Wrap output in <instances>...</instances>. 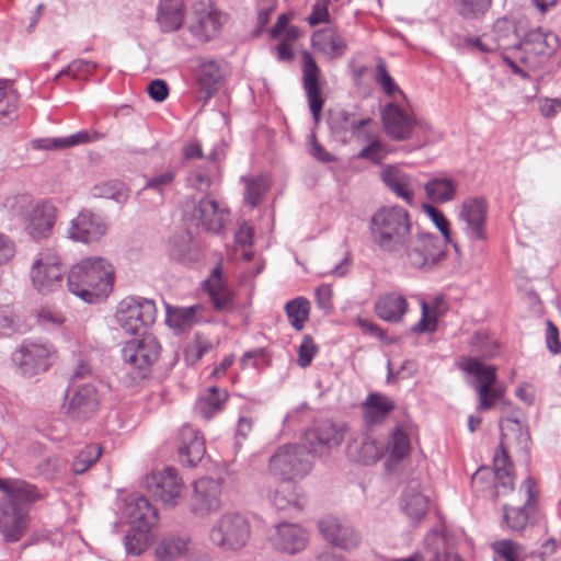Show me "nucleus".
Segmentation results:
<instances>
[{
    "label": "nucleus",
    "mask_w": 561,
    "mask_h": 561,
    "mask_svg": "<svg viewBox=\"0 0 561 561\" xmlns=\"http://www.w3.org/2000/svg\"><path fill=\"white\" fill-rule=\"evenodd\" d=\"M107 231L104 218L89 210L80 211L69 224L67 237L85 244L98 242Z\"/></svg>",
    "instance_id": "nucleus-20"
},
{
    "label": "nucleus",
    "mask_w": 561,
    "mask_h": 561,
    "mask_svg": "<svg viewBox=\"0 0 561 561\" xmlns=\"http://www.w3.org/2000/svg\"><path fill=\"white\" fill-rule=\"evenodd\" d=\"M145 486L153 497L160 500L165 506L174 507L181 499L184 483L176 469L165 468L147 476Z\"/></svg>",
    "instance_id": "nucleus-14"
},
{
    "label": "nucleus",
    "mask_w": 561,
    "mask_h": 561,
    "mask_svg": "<svg viewBox=\"0 0 561 561\" xmlns=\"http://www.w3.org/2000/svg\"><path fill=\"white\" fill-rule=\"evenodd\" d=\"M558 47L559 38L556 34L537 30L527 34L519 44L520 56L518 58L528 70H531L538 67L539 57L552 55Z\"/></svg>",
    "instance_id": "nucleus-16"
},
{
    "label": "nucleus",
    "mask_w": 561,
    "mask_h": 561,
    "mask_svg": "<svg viewBox=\"0 0 561 561\" xmlns=\"http://www.w3.org/2000/svg\"><path fill=\"white\" fill-rule=\"evenodd\" d=\"M211 348V344L196 337L195 341L187 344L184 350V359L188 365L196 364Z\"/></svg>",
    "instance_id": "nucleus-60"
},
{
    "label": "nucleus",
    "mask_w": 561,
    "mask_h": 561,
    "mask_svg": "<svg viewBox=\"0 0 561 561\" xmlns=\"http://www.w3.org/2000/svg\"><path fill=\"white\" fill-rule=\"evenodd\" d=\"M430 500L423 494L421 485L411 481L404 488L400 499V508L411 524L417 525L428 512Z\"/></svg>",
    "instance_id": "nucleus-28"
},
{
    "label": "nucleus",
    "mask_w": 561,
    "mask_h": 561,
    "mask_svg": "<svg viewBox=\"0 0 561 561\" xmlns=\"http://www.w3.org/2000/svg\"><path fill=\"white\" fill-rule=\"evenodd\" d=\"M125 502V514L130 525L152 528L158 523V511L145 496L130 494Z\"/></svg>",
    "instance_id": "nucleus-30"
},
{
    "label": "nucleus",
    "mask_w": 561,
    "mask_h": 561,
    "mask_svg": "<svg viewBox=\"0 0 561 561\" xmlns=\"http://www.w3.org/2000/svg\"><path fill=\"white\" fill-rule=\"evenodd\" d=\"M195 24L194 34L202 41H209L226 22V15L209 1H199L194 4Z\"/></svg>",
    "instance_id": "nucleus-22"
},
{
    "label": "nucleus",
    "mask_w": 561,
    "mask_h": 561,
    "mask_svg": "<svg viewBox=\"0 0 561 561\" xmlns=\"http://www.w3.org/2000/svg\"><path fill=\"white\" fill-rule=\"evenodd\" d=\"M188 547V537L169 535L158 543L156 557L159 561H174L175 559L186 556Z\"/></svg>",
    "instance_id": "nucleus-44"
},
{
    "label": "nucleus",
    "mask_w": 561,
    "mask_h": 561,
    "mask_svg": "<svg viewBox=\"0 0 561 561\" xmlns=\"http://www.w3.org/2000/svg\"><path fill=\"white\" fill-rule=\"evenodd\" d=\"M387 450L392 460L400 461L407 458L411 451L409 434L401 427L394 428L389 436Z\"/></svg>",
    "instance_id": "nucleus-50"
},
{
    "label": "nucleus",
    "mask_w": 561,
    "mask_h": 561,
    "mask_svg": "<svg viewBox=\"0 0 561 561\" xmlns=\"http://www.w3.org/2000/svg\"><path fill=\"white\" fill-rule=\"evenodd\" d=\"M55 347L39 340H23L12 353V362L24 377H33L49 369Z\"/></svg>",
    "instance_id": "nucleus-6"
},
{
    "label": "nucleus",
    "mask_w": 561,
    "mask_h": 561,
    "mask_svg": "<svg viewBox=\"0 0 561 561\" xmlns=\"http://www.w3.org/2000/svg\"><path fill=\"white\" fill-rule=\"evenodd\" d=\"M456 187V183L450 179H432L425 184L424 190L432 202L446 203L455 197Z\"/></svg>",
    "instance_id": "nucleus-48"
},
{
    "label": "nucleus",
    "mask_w": 561,
    "mask_h": 561,
    "mask_svg": "<svg viewBox=\"0 0 561 561\" xmlns=\"http://www.w3.org/2000/svg\"><path fill=\"white\" fill-rule=\"evenodd\" d=\"M311 43L316 50L331 59L343 56L347 48L345 39L334 27L316 31L312 34Z\"/></svg>",
    "instance_id": "nucleus-34"
},
{
    "label": "nucleus",
    "mask_w": 561,
    "mask_h": 561,
    "mask_svg": "<svg viewBox=\"0 0 561 561\" xmlns=\"http://www.w3.org/2000/svg\"><path fill=\"white\" fill-rule=\"evenodd\" d=\"M285 312L294 329H304L310 313V302L305 297H297L285 305Z\"/></svg>",
    "instance_id": "nucleus-49"
},
{
    "label": "nucleus",
    "mask_w": 561,
    "mask_h": 561,
    "mask_svg": "<svg viewBox=\"0 0 561 561\" xmlns=\"http://www.w3.org/2000/svg\"><path fill=\"white\" fill-rule=\"evenodd\" d=\"M412 222L407 209L400 206H381L369 220L371 242L390 256L403 253L411 238Z\"/></svg>",
    "instance_id": "nucleus-2"
},
{
    "label": "nucleus",
    "mask_w": 561,
    "mask_h": 561,
    "mask_svg": "<svg viewBox=\"0 0 561 561\" xmlns=\"http://www.w3.org/2000/svg\"><path fill=\"white\" fill-rule=\"evenodd\" d=\"M116 318L126 333L139 334L156 322V302L142 297H127L118 305Z\"/></svg>",
    "instance_id": "nucleus-9"
},
{
    "label": "nucleus",
    "mask_w": 561,
    "mask_h": 561,
    "mask_svg": "<svg viewBox=\"0 0 561 561\" xmlns=\"http://www.w3.org/2000/svg\"><path fill=\"white\" fill-rule=\"evenodd\" d=\"M113 282V266L100 256L83 259L70 268L67 278L69 291L87 302L107 295Z\"/></svg>",
    "instance_id": "nucleus-3"
},
{
    "label": "nucleus",
    "mask_w": 561,
    "mask_h": 561,
    "mask_svg": "<svg viewBox=\"0 0 561 561\" xmlns=\"http://www.w3.org/2000/svg\"><path fill=\"white\" fill-rule=\"evenodd\" d=\"M520 492L525 494V503L523 506L513 507L504 506V518L512 530H522L526 527L530 512L535 510V500L538 495L536 482L528 477L520 486Z\"/></svg>",
    "instance_id": "nucleus-27"
},
{
    "label": "nucleus",
    "mask_w": 561,
    "mask_h": 561,
    "mask_svg": "<svg viewBox=\"0 0 561 561\" xmlns=\"http://www.w3.org/2000/svg\"><path fill=\"white\" fill-rule=\"evenodd\" d=\"M37 319L39 324L46 329L59 327L65 322L62 312L51 307H43L37 312Z\"/></svg>",
    "instance_id": "nucleus-63"
},
{
    "label": "nucleus",
    "mask_w": 561,
    "mask_h": 561,
    "mask_svg": "<svg viewBox=\"0 0 561 561\" xmlns=\"http://www.w3.org/2000/svg\"><path fill=\"white\" fill-rule=\"evenodd\" d=\"M62 275L60 257L53 249L39 252L30 272L32 285L41 294H50L59 289Z\"/></svg>",
    "instance_id": "nucleus-12"
},
{
    "label": "nucleus",
    "mask_w": 561,
    "mask_h": 561,
    "mask_svg": "<svg viewBox=\"0 0 561 561\" xmlns=\"http://www.w3.org/2000/svg\"><path fill=\"white\" fill-rule=\"evenodd\" d=\"M345 434L346 426L344 424L323 420L306 431L305 442L309 447L310 454L321 457L340 446L344 440Z\"/></svg>",
    "instance_id": "nucleus-15"
},
{
    "label": "nucleus",
    "mask_w": 561,
    "mask_h": 561,
    "mask_svg": "<svg viewBox=\"0 0 561 561\" xmlns=\"http://www.w3.org/2000/svg\"><path fill=\"white\" fill-rule=\"evenodd\" d=\"M222 484L213 478H202L193 483L188 510L196 517H207L221 507Z\"/></svg>",
    "instance_id": "nucleus-13"
},
{
    "label": "nucleus",
    "mask_w": 561,
    "mask_h": 561,
    "mask_svg": "<svg viewBox=\"0 0 561 561\" xmlns=\"http://www.w3.org/2000/svg\"><path fill=\"white\" fill-rule=\"evenodd\" d=\"M56 213V207L48 201L33 205L24 216L27 233L37 240L47 238L53 232Z\"/></svg>",
    "instance_id": "nucleus-21"
},
{
    "label": "nucleus",
    "mask_w": 561,
    "mask_h": 561,
    "mask_svg": "<svg viewBox=\"0 0 561 561\" xmlns=\"http://www.w3.org/2000/svg\"><path fill=\"white\" fill-rule=\"evenodd\" d=\"M317 352L318 347L314 344L313 339L310 335H305L298 348V365L302 368L308 367Z\"/></svg>",
    "instance_id": "nucleus-61"
},
{
    "label": "nucleus",
    "mask_w": 561,
    "mask_h": 561,
    "mask_svg": "<svg viewBox=\"0 0 561 561\" xmlns=\"http://www.w3.org/2000/svg\"><path fill=\"white\" fill-rule=\"evenodd\" d=\"M150 530L151 528L131 525L124 538L126 552L134 556L145 552L151 542Z\"/></svg>",
    "instance_id": "nucleus-47"
},
{
    "label": "nucleus",
    "mask_w": 561,
    "mask_h": 561,
    "mask_svg": "<svg viewBox=\"0 0 561 561\" xmlns=\"http://www.w3.org/2000/svg\"><path fill=\"white\" fill-rule=\"evenodd\" d=\"M227 398L228 392L226 390L211 386L199 398L195 405V410L203 419L208 421L222 410Z\"/></svg>",
    "instance_id": "nucleus-41"
},
{
    "label": "nucleus",
    "mask_w": 561,
    "mask_h": 561,
    "mask_svg": "<svg viewBox=\"0 0 561 561\" xmlns=\"http://www.w3.org/2000/svg\"><path fill=\"white\" fill-rule=\"evenodd\" d=\"M494 551L493 561H518L514 543L510 540L496 541L492 546Z\"/></svg>",
    "instance_id": "nucleus-64"
},
{
    "label": "nucleus",
    "mask_w": 561,
    "mask_h": 561,
    "mask_svg": "<svg viewBox=\"0 0 561 561\" xmlns=\"http://www.w3.org/2000/svg\"><path fill=\"white\" fill-rule=\"evenodd\" d=\"M160 352L158 340L148 334L127 341L122 348V357L130 368L145 371L159 358Z\"/></svg>",
    "instance_id": "nucleus-17"
},
{
    "label": "nucleus",
    "mask_w": 561,
    "mask_h": 561,
    "mask_svg": "<svg viewBox=\"0 0 561 561\" xmlns=\"http://www.w3.org/2000/svg\"><path fill=\"white\" fill-rule=\"evenodd\" d=\"M176 172L174 170H165L149 178L146 181L145 188L153 190L158 193H163L164 190L173 184Z\"/></svg>",
    "instance_id": "nucleus-59"
},
{
    "label": "nucleus",
    "mask_w": 561,
    "mask_h": 561,
    "mask_svg": "<svg viewBox=\"0 0 561 561\" xmlns=\"http://www.w3.org/2000/svg\"><path fill=\"white\" fill-rule=\"evenodd\" d=\"M157 21L163 32L178 31L184 22L183 0H161Z\"/></svg>",
    "instance_id": "nucleus-40"
},
{
    "label": "nucleus",
    "mask_w": 561,
    "mask_h": 561,
    "mask_svg": "<svg viewBox=\"0 0 561 561\" xmlns=\"http://www.w3.org/2000/svg\"><path fill=\"white\" fill-rule=\"evenodd\" d=\"M103 135L96 131L80 130L65 137L42 138L33 141V147L44 150H57L71 148L78 145L88 144L102 138Z\"/></svg>",
    "instance_id": "nucleus-38"
},
{
    "label": "nucleus",
    "mask_w": 561,
    "mask_h": 561,
    "mask_svg": "<svg viewBox=\"0 0 561 561\" xmlns=\"http://www.w3.org/2000/svg\"><path fill=\"white\" fill-rule=\"evenodd\" d=\"M182 211L185 221L210 232H219L228 220L227 211L219 208L218 203L208 196L187 198Z\"/></svg>",
    "instance_id": "nucleus-11"
},
{
    "label": "nucleus",
    "mask_w": 561,
    "mask_h": 561,
    "mask_svg": "<svg viewBox=\"0 0 561 561\" xmlns=\"http://www.w3.org/2000/svg\"><path fill=\"white\" fill-rule=\"evenodd\" d=\"M66 466V461L61 457L50 455L37 463L36 471L43 478L54 480L65 472Z\"/></svg>",
    "instance_id": "nucleus-53"
},
{
    "label": "nucleus",
    "mask_w": 561,
    "mask_h": 561,
    "mask_svg": "<svg viewBox=\"0 0 561 561\" xmlns=\"http://www.w3.org/2000/svg\"><path fill=\"white\" fill-rule=\"evenodd\" d=\"M318 528L324 540L339 549L351 551L359 546L360 536L356 529L337 517L328 516L321 519Z\"/></svg>",
    "instance_id": "nucleus-18"
},
{
    "label": "nucleus",
    "mask_w": 561,
    "mask_h": 561,
    "mask_svg": "<svg viewBox=\"0 0 561 561\" xmlns=\"http://www.w3.org/2000/svg\"><path fill=\"white\" fill-rule=\"evenodd\" d=\"M0 533L7 542H16L27 530L31 505L46 493L26 480L11 478H0Z\"/></svg>",
    "instance_id": "nucleus-1"
},
{
    "label": "nucleus",
    "mask_w": 561,
    "mask_h": 561,
    "mask_svg": "<svg viewBox=\"0 0 561 561\" xmlns=\"http://www.w3.org/2000/svg\"><path fill=\"white\" fill-rule=\"evenodd\" d=\"M309 541V533L301 525L283 522L274 526L270 535L272 547L279 552L296 554L302 551Z\"/></svg>",
    "instance_id": "nucleus-19"
},
{
    "label": "nucleus",
    "mask_w": 561,
    "mask_h": 561,
    "mask_svg": "<svg viewBox=\"0 0 561 561\" xmlns=\"http://www.w3.org/2000/svg\"><path fill=\"white\" fill-rule=\"evenodd\" d=\"M473 352L479 353L483 358H492L497 352V343L489 337L485 332L474 333L469 342Z\"/></svg>",
    "instance_id": "nucleus-56"
},
{
    "label": "nucleus",
    "mask_w": 561,
    "mask_h": 561,
    "mask_svg": "<svg viewBox=\"0 0 561 561\" xmlns=\"http://www.w3.org/2000/svg\"><path fill=\"white\" fill-rule=\"evenodd\" d=\"M346 454L352 461L363 465L375 463L381 456L376 440L365 433L356 435L348 442Z\"/></svg>",
    "instance_id": "nucleus-35"
},
{
    "label": "nucleus",
    "mask_w": 561,
    "mask_h": 561,
    "mask_svg": "<svg viewBox=\"0 0 561 561\" xmlns=\"http://www.w3.org/2000/svg\"><path fill=\"white\" fill-rule=\"evenodd\" d=\"M202 306L194 305L191 307L167 308V324L176 330L184 332L192 328L196 322V314L202 310Z\"/></svg>",
    "instance_id": "nucleus-45"
},
{
    "label": "nucleus",
    "mask_w": 561,
    "mask_h": 561,
    "mask_svg": "<svg viewBox=\"0 0 561 561\" xmlns=\"http://www.w3.org/2000/svg\"><path fill=\"white\" fill-rule=\"evenodd\" d=\"M168 253L170 259L180 263H191L198 260L199 252L192 238L182 233L169 240Z\"/></svg>",
    "instance_id": "nucleus-42"
},
{
    "label": "nucleus",
    "mask_w": 561,
    "mask_h": 561,
    "mask_svg": "<svg viewBox=\"0 0 561 561\" xmlns=\"http://www.w3.org/2000/svg\"><path fill=\"white\" fill-rule=\"evenodd\" d=\"M407 311V299L397 293L381 295L375 302V312L383 321L400 322Z\"/></svg>",
    "instance_id": "nucleus-37"
},
{
    "label": "nucleus",
    "mask_w": 561,
    "mask_h": 561,
    "mask_svg": "<svg viewBox=\"0 0 561 561\" xmlns=\"http://www.w3.org/2000/svg\"><path fill=\"white\" fill-rule=\"evenodd\" d=\"M91 195L94 198H108L123 204L129 197V188L121 181L111 180L93 185Z\"/></svg>",
    "instance_id": "nucleus-46"
},
{
    "label": "nucleus",
    "mask_w": 561,
    "mask_h": 561,
    "mask_svg": "<svg viewBox=\"0 0 561 561\" xmlns=\"http://www.w3.org/2000/svg\"><path fill=\"white\" fill-rule=\"evenodd\" d=\"M18 93H9L7 100L0 102V125H7L18 116Z\"/></svg>",
    "instance_id": "nucleus-62"
},
{
    "label": "nucleus",
    "mask_w": 561,
    "mask_h": 561,
    "mask_svg": "<svg viewBox=\"0 0 561 561\" xmlns=\"http://www.w3.org/2000/svg\"><path fill=\"white\" fill-rule=\"evenodd\" d=\"M375 81L381 87L383 93L388 96L394 98L396 94L401 99H405L403 91L397 85L382 59H379L376 66Z\"/></svg>",
    "instance_id": "nucleus-52"
},
{
    "label": "nucleus",
    "mask_w": 561,
    "mask_h": 561,
    "mask_svg": "<svg viewBox=\"0 0 561 561\" xmlns=\"http://www.w3.org/2000/svg\"><path fill=\"white\" fill-rule=\"evenodd\" d=\"M178 440L180 462L187 467H195L206 453L204 437L197 430L184 425L179 432Z\"/></svg>",
    "instance_id": "nucleus-26"
},
{
    "label": "nucleus",
    "mask_w": 561,
    "mask_h": 561,
    "mask_svg": "<svg viewBox=\"0 0 561 561\" xmlns=\"http://www.w3.org/2000/svg\"><path fill=\"white\" fill-rule=\"evenodd\" d=\"M312 468L310 451L297 444L280 446L271 457L268 469L284 481L307 476Z\"/></svg>",
    "instance_id": "nucleus-8"
},
{
    "label": "nucleus",
    "mask_w": 561,
    "mask_h": 561,
    "mask_svg": "<svg viewBox=\"0 0 561 561\" xmlns=\"http://www.w3.org/2000/svg\"><path fill=\"white\" fill-rule=\"evenodd\" d=\"M100 405V397L92 383L76 388L66 407V413L73 420H87L94 415Z\"/></svg>",
    "instance_id": "nucleus-25"
},
{
    "label": "nucleus",
    "mask_w": 561,
    "mask_h": 561,
    "mask_svg": "<svg viewBox=\"0 0 561 561\" xmlns=\"http://www.w3.org/2000/svg\"><path fill=\"white\" fill-rule=\"evenodd\" d=\"M251 537L249 519L241 513L228 512L217 518L209 529V541L224 551L242 549Z\"/></svg>",
    "instance_id": "nucleus-5"
},
{
    "label": "nucleus",
    "mask_w": 561,
    "mask_h": 561,
    "mask_svg": "<svg viewBox=\"0 0 561 561\" xmlns=\"http://www.w3.org/2000/svg\"><path fill=\"white\" fill-rule=\"evenodd\" d=\"M363 414L368 425L382 423L394 409V402L382 393H369L363 402Z\"/></svg>",
    "instance_id": "nucleus-39"
},
{
    "label": "nucleus",
    "mask_w": 561,
    "mask_h": 561,
    "mask_svg": "<svg viewBox=\"0 0 561 561\" xmlns=\"http://www.w3.org/2000/svg\"><path fill=\"white\" fill-rule=\"evenodd\" d=\"M96 68V65L93 61L85 59H76L71 61L66 68L59 71L56 76L55 80H57L61 76H68L72 79L79 78L81 75H90Z\"/></svg>",
    "instance_id": "nucleus-58"
},
{
    "label": "nucleus",
    "mask_w": 561,
    "mask_h": 561,
    "mask_svg": "<svg viewBox=\"0 0 561 561\" xmlns=\"http://www.w3.org/2000/svg\"><path fill=\"white\" fill-rule=\"evenodd\" d=\"M488 205L483 197H469L463 201L459 218L466 224L465 231L469 238L483 240L486 238L484 226Z\"/></svg>",
    "instance_id": "nucleus-23"
},
{
    "label": "nucleus",
    "mask_w": 561,
    "mask_h": 561,
    "mask_svg": "<svg viewBox=\"0 0 561 561\" xmlns=\"http://www.w3.org/2000/svg\"><path fill=\"white\" fill-rule=\"evenodd\" d=\"M507 437L508 434L503 431L500 446L493 458L495 489L497 495L505 494L507 491L512 490L514 484V476L512 472L513 465L510 460L507 448L505 447Z\"/></svg>",
    "instance_id": "nucleus-33"
},
{
    "label": "nucleus",
    "mask_w": 561,
    "mask_h": 561,
    "mask_svg": "<svg viewBox=\"0 0 561 561\" xmlns=\"http://www.w3.org/2000/svg\"><path fill=\"white\" fill-rule=\"evenodd\" d=\"M215 310L226 311L232 308V295L226 287L221 275V265L214 267L210 276L204 282Z\"/></svg>",
    "instance_id": "nucleus-36"
},
{
    "label": "nucleus",
    "mask_w": 561,
    "mask_h": 561,
    "mask_svg": "<svg viewBox=\"0 0 561 561\" xmlns=\"http://www.w3.org/2000/svg\"><path fill=\"white\" fill-rule=\"evenodd\" d=\"M457 366L466 374L467 383L478 394V410H491L497 402L504 400L505 391L496 385V366L486 365L481 359L472 356L460 357Z\"/></svg>",
    "instance_id": "nucleus-4"
},
{
    "label": "nucleus",
    "mask_w": 561,
    "mask_h": 561,
    "mask_svg": "<svg viewBox=\"0 0 561 561\" xmlns=\"http://www.w3.org/2000/svg\"><path fill=\"white\" fill-rule=\"evenodd\" d=\"M370 122L368 116H358L356 113L336 110L330 113L329 127L334 135L345 141L351 137H358L362 129Z\"/></svg>",
    "instance_id": "nucleus-29"
},
{
    "label": "nucleus",
    "mask_w": 561,
    "mask_h": 561,
    "mask_svg": "<svg viewBox=\"0 0 561 561\" xmlns=\"http://www.w3.org/2000/svg\"><path fill=\"white\" fill-rule=\"evenodd\" d=\"M270 503L277 511L299 512L305 507V496L298 493L297 486L290 481H283L274 491H263Z\"/></svg>",
    "instance_id": "nucleus-31"
},
{
    "label": "nucleus",
    "mask_w": 561,
    "mask_h": 561,
    "mask_svg": "<svg viewBox=\"0 0 561 561\" xmlns=\"http://www.w3.org/2000/svg\"><path fill=\"white\" fill-rule=\"evenodd\" d=\"M382 183L407 204L413 205L414 192L412 188V176L403 172L399 167L388 164L380 171Z\"/></svg>",
    "instance_id": "nucleus-32"
},
{
    "label": "nucleus",
    "mask_w": 561,
    "mask_h": 561,
    "mask_svg": "<svg viewBox=\"0 0 561 561\" xmlns=\"http://www.w3.org/2000/svg\"><path fill=\"white\" fill-rule=\"evenodd\" d=\"M320 69L309 51L302 53V85L307 94L308 104L316 123L320 119L323 100L318 85Z\"/></svg>",
    "instance_id": "nucleus-24"
},
{
    "label": "nucleus",
    "mask_w": 561,
    "mask_h": 561,
    "mask_svg": "<svg viewBox=\"0 0 561 561\" xmlns=\"http://www.w3.org/2000/svg\"><path fill=\"white\" fill-rule=\"evenodd\" d=\"M101 456V447L99 445H88L79 451L72 462V471L75 474H81L87 471Z\"/></svg>",
    "instance_id": "nucleus-54"
},
{
    "label": "nucleus",
    "mask_w": 561,
    "mask_h": 561,
    "mask_svg": "<svg viewBox=\"0 0 561 561\" xmlns=\"http://www.w3.org/2000/svg\"><path fill=\"white\" fill-rule=\"evenodd\" d=\"M408 263L414 268H431L445 257L444 242L437 236L420 232L407 241L403 253Z\"/></svg>",
    "instance_id": "nucleus-10"
},
{
    "label": "nucleus",
    "mask_w": 561,
    "mask_h": 561,
    "mask_svg": "<svg viewBox=\"0 0 561 561\" xmlns=\"http://www.w3.org/2000/svg\"><path fill=\"white\" fill-rule=\"evenodd\" d=\"M381 118L387 135L397 141L412 137L424 138L431 131V125L407 113L396 102H390L381 111Z\"/></svg>",
    "instance_id": "nucleus-7"
},
{
    "label": "nucleus",
    "mask_w": 561,
    "mask_h": 561,
    "mask_svg": "<svg viewBox=\"0 0 561 561\" xmlns=\"http://www.w3.org/2000/svg\"><path fill=\"white\" fill-rule=\"evenodd\" d=\"M390 152L389 145L374 139L358 152V158L380 163Z\"/></svg>",
    "instance_id": "nucleus-57"
},
{
    "label": "nucleus",
    "mask_w": 561,
    "mask_h": 561,
    "mask_svg": "<svg viewBox=\"0 0 561 561\" xmlns=\"http://www.w3.org/2000/svg\"><path fill=\"white\" fill-rule=\"evenodd\" d=\"M458 13L466 19H477L484 14L491 0H455Z\"/></svg>",
    "instance_id": "nucleus-55"
},
{
    "label": "nucleus",
    "mask_w": 561,
    "mask_h": 561,
    "mask_svg": "<svg viewBox=\"0 0 561 561\" xmlns=\"http://www.w3.org/2000/svg\"><path fill=\"white\" fill-rule=\"evenodd\" d=\"M224 77L220 65L213 60H202L198 66L197 82L210 98L220 87Z\"/></svg>",
    "instance_id": "nucleus-43"
},
{
    "label": "nucleus",
    "mask_w": 561,
    "mask_h": 561,
    "mask_svg": "<svg viewBox=\"0 0 561 561\" xmlns=\"http://www.w3.org/2000/svg\"><path fill=\"white\" fill-rule=\"evenodd\" d=\"M242 180L245 183L244 201L251 207H255L268 190L267 181L263 176Z\"/></svg>",
    "instance_id": "nucleus-51"
}]
</instances>
